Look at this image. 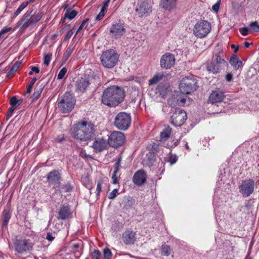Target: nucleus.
I'll return each mask as SVG.
<instances>
[{
  "label": "nucleus",
  "instance_id": "obj_1",
  "mask_svg": "<svg viewBox=\"0 0 259 259\" xmlns=\"http://www.w3.org/2000/svg\"><path fill=\"white\" fill-rule=\"evenodd\" d=\"M125 93L122 88L118 86H111L104 90L101 101L109 107H115L123 101Z\"/></svg>",
  "mask_w": 259,
  "mask_h": 259
},
{
  "label": "nucleus",
  "instance_id": "obj_2",
  "mask_svg": "<svg viewBox=\"0 0 259 259\" xmlns=\"http://www.w3.org/2000/svg\"><path fill=\"white\" fill-rule=\"evenodd\" d=\"M95 125L91 122L83 121L76 123L71 131L72 137L81 142L92 139L95 135Z\"/></svg>",
  "mask_w": 259,
  "mask_h": 259
},
{
  "label": "nucleus",
  "instance_id": "obj_3",
  "mask_svg": "<svg viewBox=\"0 0 259 259\" xmlns=\"http://www.w3.org/2000/svg\"><path fill=\"white\" fill-rule=\"evenodd\" d=\"M100 59L104 67L111 69L117 64L119 55L115 50L110 49L103 52Z\"/></svg>",
  "mask_w": 259,
  "mask_h": 259
},
{
  "label": "nucleus",
  "instance_id": "obj_4",
  "mask_svg": "<svg viewBox=\"0 0 259 259\" xmlns=\"http://www.w3.org/2000/svg\"><path fill=\"white\" fill-rule=\"evenodd\" d=\"M58 107L64 113L70 112L75 104V97L70 93H65L58 99Z\"/></svg>",
  "mask_w": 259,
  "mask_h": 259
},
{
  "label": "nucleus",
  "instance_id": "obj_5",
  "mask_svg": "<svg viewBox=\"0 0 259 259\" xmlns=\"http://www.w3.org/2000/svg\"><path fill=\"white\" fill-rule=\"evenodd\" d=\"M198 87L196 79L193 75L183 77L180 81L179 88L183 94H190Z\"/></svg>",
  "mask_w": 259,
  "mask_h": 259
},
{
  "label": "nucleus",
  "instance_id": "obj_6",
  "mask_svg": "<svg viewBox=\"0 0 259 259\" xmlns=\"http://www.w3.org/2000/svg\"><path fill=\"white\" fill-rule=\"evenodd\" d=\"M131 123L130 114L120 112L116 116L114 125L119 130L125 131L128 128Z\"/></svg>",
  "mask_w": 259,
  "mask_h": 259
},
{
  "label": "nucleus",
  "instance_id": "obj_7",
  "mask_svg": "<svg viewBox=\"0 0 259 259\" xmlns=\"http://www.w3.org/2000/svg\"><path fill=\"white\" fill-rule=\"evenodd\" d=\"M211 25L206 20H201L197 22L193 29L195 36L198 38L205 37L211 30Z\"/></svg>",
  "mask_w": 259,
  "mask_h": 259
},
{
  "label": "nucleus",
  "instance_id": "obj_8",
  "mask_svg": "<svg viewBox=\"0 0 259 259\" xmlns=\"http://www.w3.org/2000/svg\"><path fill=\"white\" fill-rule=\"evenodd\" d=\"M170 123L175 126H180L184 124L187 119L186 112L182 109L174 108L171 109Z\"/></svg>",
  "mask_w": 259,
  "mask_h": 259
},
{
  "label": "nucleus",
  "instance_id": "obj_9",
  "mask_svg": "<svg viewBox=\"0 0 259 259\" xmlns=\"http://www.w3.org/2000/svg\"><path fill=\"white\" fill-rule=\"evenodd\" d=\"M14 246L16 252L19 253H23L32 249L33 243L29 239L21 238L15 239Z\"/></svg>",
  "mask_w": 259,
  "mask_h": 259
},
{
  "label": "nucleus",
  "instance_id": "obj_10",
  "mask_svg": "<svg viewBox=\"0 0 259 259\" xmlns=\"http://www.w3.org/2000/svg\"><path fill=\"white\" fill-rule=\"evenodd\" d=\"M125 136L120 132H112L108 138V145L113 148L122 146L125 142Z\"/></svg>",
  "mask_w": 259,
  "mask_h": 259
},
{
  "label": "nucleus",
  "instance_id": "obj_11",
  "mask_svg": "<svg viewBox=\"0 0 259 259\" xmlns=\"http://www.w3.org/2000/svg\"><path fill=\"white\" fill-rule=\"evenodd\" d=\"M126 29L124 23L119 21L112 24L110 28V36L112 38L118 39L125 33Z\"/></svg>",
  "mask_w": 259,
  "mask_h": 259
},
{
  "label": "nucleus",
  "instance_id": "obj_12",
  "mask_svg": "<svg viewBox=\"0 0 259 259\" xmlns=\"http://www.w3.org/2000/svg\"><path fill=\"white\" fill-rule=\"evenodd\" d=\"M136 12L140 17L147 16L152 12V6L146 1H139L136 9Z\"/></svg>",
  "mask_w": 259,
  "mask_h": 259
},
{
  "label": "nucleus",
  "instance_id": "obj_13",
  "mask_svg": "<svg viewBox=\"0 0 259 259\" xmlns=\"http://www.w3.org/2000/svg\"><path fill=\"white\" fill-rule=\"evenodd\" d=\"M176 59L174 55L166 53L161 57L160 65L161 68L168 69L171 68L175 64Z\"/></svg>",
  "mask_w": 259,
  "mask_h": 259
},
{
  "label": "nucleus",
  "instance_id": "obj_14",
  "mask_svg": "<svg viewBox=\"0 0 259 259\" xmlns=\"http://www.w3.org/2000/svg\"><path fill=\"white\" fill-rule=\"evenodd\" d=\"M254 188V182L252 179L243 181L239 186V191L243 194H251Z\"/></svg>",
  "mask_w": 259,
  "mask_h": 259
},
{
  "label": "nucleus",
  "instance_id": "obj_15",
  "mask_svg": "<svg viewBox=\"0 0 259 259\" xmlns=\"http://www.w3.org/2000/svg\"><path fill=\"white\" fill-rule=\"evenodd\" d=\"M225 97L224 92L219 89L212 91L209 95L208 101L211 103L221 102Z\"/></svg>",
  "mask_w": 259,
  "mask_h": 259
},
{
  "label": "nucleus",
  "instance_id": "obj_16",
  "mask_svg": "<svg viewBox=\"0 0 259 259\" xmlns=\"http://www.w3.org/2000/svg\"><path fill=\"white\" fill-rule=\"evenodd\" d=\"M108 141L103 138H97L95 140L93 148L96 152H101L107 148Z\"/></svg>",
  "mask_w": 259,
  "mask_h": 259
},
{
  "label": "nucleus",
  "instance_id": "obj_17",
  "mask_svg": "<svg viewBox=\"0 0 259 259\" xmlns=\"http://www.w3.org/2000/svg\"><path fill=\"white\" fill-rule=\"evenodd\" d=\"M61 174L58 170H54L49 173L47 176V182L50 185H57L60 183Z\"/></svg>",
  "mask_w": 259,
  "mask_h": 259
},
{
  "label": "nucleus",
  "instance_id": "obj_18",
  "mask_svg": "<svg viewBox=\"0 0 259 259\" xmlns=\"http://www.w3.org/2000/svg\"><path fill=\"white\" fill-rule=\"evenodd\" d=\"M123 241L125 244H134L136 241V233L132 230H126L122 234Z\"/></svg>",
  "mask_w": 259,
  "mask_h": 259
},
{
  "label": "nucleus",
  "instance_id": "obj_19",
  "mask_svg": "<svg viewBox=\"0 0 259 259\" xmlns=\"http://www.w3.org/2000/svg\"><path fill=\"white\" fill-rule=\"evenodd\" d=\"M90 83L87 78H81L76 82L75 91L77 92L83 93L89 86Z\"/></svg>",
  "mask_w": 259,
  "mask_h": 259
},
{
  "label": "nucleus",
  "instance_id": "obj_20",
  "mask_svg": "<svg viewBox=\"0 0 259 259\" xmlns=\"http://www.w3.org/2000/svg\"><path fill=\"white\" fill-rule=\"evenodd\" d=\"M146 179V176L145 173L143 170H138L135 173L133 177L134 183L138 185H141L145 181Z\"/></svg>",
  "mask_w": 259,
  "mask_h": 259
},
{
  "label": "nucleus",
  "instance_id": "obj_21",
  "mask_svg": "<svg viewBox=\"0 0 259 259\" xmlns=\"http://www.w3.org/2000/svg\"><path fill=\"white\" fill-rule=\"evenodd\" d=\"M70 209L68 205H63L58 211V219L64 220L70 214Z\"/></svg>",
  "mask_w": 259,
  "mask_h": 259
},
{
  "label": "nucleus",
  "instance_id": "obj_22",
  "mask_svg": "<svg viewBox=\"0 0 259 259\" xmlns=\"http://www.w3.org/2000/svg\"><path fill=\"white\" fill-rule=\"evenodd\" d=\"M186 101V97L182 94L177 95L176 97L171 98L169 100V103L171 106H183Z\"/></svg>",
  "mask_w": 259,
  "mask_h": 259
},
{
  "label": "nucleus",
  "instance_id": "obj_23",
  "mask_svg": "<svg viewBox=\"0 0 259 259\" xmlns=\"http://www.w3.org/2000/svg\"><path fill=\"white\" fill-rule=\"evenodd\" d=\"M109 190V186L106 181L100 180L98 181L96 188L97 194L100 193H107Z\"/></svg>",
  "mask_w": 259,
  "mask_h": 259
},
{
  "label": "nucleus",
  "instance_id": "obj_24",
  "mask_svg": "<svg viewBox=\"0 0 259 259\" xmlns=\"http://www.w3.org/2000/svg\"><path fill=\"white\" fill-rule=\"evenodd\" d=\"M177 0H161L160 5L165 10H170L175 8Z\"/></svg>",
  "mask_w": 259,
  "mask_h": 259
},
{
  "label": "nucleus",
  "instance_id": "obj_25",
  "mask_svg": "<svg viewBox=\"0 0 259 259\" xmlns=\"http://www.w3.org/2000/svg\"><path fill=\"white\" fill-rule=\"evenodd\" d=\"M206 69L208 71L215 74L219 72L220 70L223 68L212 60L210 62L207 64Z\"/></svg>",
  "mask_w": 259,
  "mask_h": 259
},
{
  "label": "nucleus",
  "instance_id": "obj_26",
  "mask_svg": "<svg viewBox=\"0 0 259 259\" xmlns=\"http://www.w3.org/2000/svg\"><path fill=\"white\" fill-rule=\"evenodd\" d=\"M229 63L235 70L238 69L242 66V62L236 55H233L229 60Z\"/></svg>",
  "mask_w": 259,
  "mask_h": 259
},
{
  "label": "nucleus",
  "instance_id": "obj_27",
  "mask_svg": "<svg viewBox=\"0 0 259 259\" xmlns=\"http://www.w3.org/2000/svg\"><path fill=\"white\" fill-rule=\"evenodd\" d=\"M212 60L215 61L222 68H224L228 65V62L223 59L220 54H216L213 56Z\"/></svg>",
  "mask_w": 259,
  "mask_h": 259
},
{
  "label": "nucleus",
  "instance_id": "obj_28",
  "mask_svg": "<svg viewBox=\"0 0 259 259\" xmlns=\"http://www.w3.org/2000/svg\"><path fill=\"white\" fill-rule=\"evenodd\" d=\"M168 87V85L166 83H159L156 89V93L160 96H164L167 92Z\"/></svg>",
  "mask_w": 259,
  "mask_h": 259
},
{
  "label": "nucleus",
  "instance_id": "obj_29",
  "mask_svg": "<svg viewBox=\"0 0 259 259\" xmlns=\"http://www.w3.org/2000/svg\"><path fill=\"white\" fill-rule=\"evenodd\" d=\"M64 9H66L65 13V18H67L69 20H72L77 15V12L74 10H73L71 8H67V6L64 7Z\"/></svg>",
  "mask_w": 259,
  "mask_h": 259
},
{
  "label": "nucleus",
  "instance_id": "obj_30",
  "mask_svg": "<svg viewBox=\"0 0 259 259\" xmlns=\"http://www.w3.org/2000/svg\"><path fill=\"white\" fill-rule=\"evenodd\" d=\"M164 75L163 73L158 72L156 73L151 79L149 80V84L153 85L158 83L164 77Z\"/></svg>",
  "mask_w": 259,
  "mask_h": 259
},
{
  "label": "nucleus",
  "instance_id": "obj_31",
  "mask_svg": "<svg viewBox=\"0 0 259 259\" xmlns=\"http://www.w3.org/2000/svg\"><path fill=\"white\" fill-rule=\"evenodd\" d=\"M22 62L21 61H17L16 62L11 68L10 70L7 73L6 75L7 78H11L12 77L15 73L17 71V70L20 67Z\"/></svg>",
  "mask_w": 259,
  "mask_h": 259
},
{
  "label": "nucleus",
  "instance_id": "obj_32",
  "mask_svg": "<svg viewBox=\"0 0 259 259\" xmlns=\"http://www.w3.org/2000/svg\"><path fill=\"white\" fill-rule=\"evenodd\" d=\"M171 133V128L167 126L160 133V141H164L168 139Z\"/></svg>",
  "mask_w": 259,
  "mask_h": 259
},
{
  "label": "nucleus",
  "instance_id": "obj_33",
  "mask_svg": "<svg viewBox=\"0 0 259 259\" xmlns=\"http://www.w3.org/2000/svg\"><path fill=\"white\" fill-rule=\"evenodd\" d=\"M3 214L4 219L2 223V227L4 228L7 227L8 224L11 217V213L9 210L5 209L3 211Z\"/></svg>",
  "mask_w": 259,
  "mask_h": 259
},
{
  "label": "nucleus",
  "instance_id": "obj_34",
  "mask_svg": "<svg viewBox=\"0 0 259 259\" xmlns=\"http://www.w3.org/2000/svg\"><path fill=\"white\" fill-rule=\"evenodd\" d=\"M135 203L134 199L130 197H124V200L122 202V204L123 205V207L126 209H128L130 207H132Z\"/></svg>",
  "mask_w": 259,
  "mask_h": 259
},
{
  "label": "nucleus",
  "instance_id": "obj_35",
  "mask_svg": "<svg viewBox=\"0 0 259 259\" xmlns=\"http://www.w3.org/2000/svg\"><path fill=\"white\" fill-rule=\"evenodd\" d=\"M44 88L43 84L39 85L38 87H36L34 89V92L32 96V101H34L38 99L40 94L42 93V90Z\"/></svg>",
  "mask_w": 259,
  "mask_h": 259
},
{
  "label": "nucleus",
  "instance_id": "obj_36",
  "mask_svg": "<svg viewBox=\"0 0 259 259\" xmlns=\"http://www.w3.org/2000/svg\"><path fill=\"white\" fill-rule=\"evenodd\" d=\"M73 51V45H69L66 50H65V53L63 54L62 57V60L64 62H65L69 57L70 56L71 54L72 53Z\"/></svg>",
  "mask_w": 259,
  "mask_h": 259
},
{
  "label": "nucleus",
  "instance_id": "obj_37",
  "mask_svg": "<svg viewBox=\"0 0 259 259\" xmlns=\"http://www.w3.org/2000/svg\"><path fill=\"white\" fill-rule=\"evenodd\" d=\"M123 227V225L118 221H115L112 225L111 230L114 232H118L120 231Z\"/></svg>",
  "mask_w": 259,
  "mask_h": 259
},
{
  "label": "nucleus",
  "instance_id": "obj_38",
  "mask_svg": "<svg viewBox=\"0 0 259 259\" xmlns=\"http://www.w3.org/2000/svg\"><path fill=\"white\" fill-rule=\"evenodd\" d=\"M160 251L161 255L168 256L171 254V249L169 246L164 244L161 246Z\"/></svg>",
  "mask_w": 259,
  "mask_h": 259
},
{
  "label": "nucleus",
  "instance_id": "obj_39",
  "mask_svg": "<svg viewBox=\"0 0 259 259\" xmlns=\"http://www.w3.org/2000/svg\"><path fill=\"white\" fill-rule=\"evenodd\" d=\"M22 99L18 100L16 96H13L11 98L10 103L12 107L16 108L22 103Z\"/></svg>",
  "mask_w": 259,
  "mask_h": 259
},
{
  "label": "nucleus",
  "instance_id": "obj_40",
  "mask_svg": "<svg viewBox=\"0 0 259 259\" xmlns=\"http://www.w3.org/2000/svg\"><path fill=\"white\" fill-rule=\"evenodd\" d=\"M148 148L150 151L149 153H153L154 154L158 152L160 150L159 144L155 143H152V144H150L148 146Z\"/></svg>",
  "mask_w": 259,
  "mask_h": 259
},
{
  "label": "nucleus",
  "instance_id": "obj_41",
  "mask_svg": "<svg viewBox=\"0 0 259 259\" xmlns=\"http://www.w3.org/2000/svg\"><path fill=\"white\" fill-rule=\"evenodd\" d=\"M17 24V26L20 27V28L23 30L32 25L30 21H24L23 19H21Z\"/></svg>",
  "mask_w": 259,
  "mask_h": 259
},
{
  "label": "nucleus",
  "instance_id": "obj_42",
  "mask_svg": "<svg viewBox=\"0 0 259 259\" xmlns=\"http://www.w3.org/2000/svg\"><path fill=\"white\" fill-rule=\"evenodd\" d=\"M147 157L148 160L147 164L149 166V167L153 166L154 164V162L155 161L156 159L155 154H154L153 153H148L147 154Z\"/></svg>",
  "mask_w": 259,
  "mask_h": 259
},
{
  "label": "nucleus",
  "instance_id": "obj_43",
  "mask_svg": "<svg viewBox=\"0 0 259 259\" xmlns=\"http://www.w3.org/2000/svg\"><path fill=\"white\" fill-rule=\"evenodd\" d=\"M34 14L35 12L33 11V10L31 11H28L23 15V17L21 19L24 20V21H31V19L34 15Z\"/></svg>",
  "mask_w": 259,
  "mask_h": 259
},
{
  "label": "nucleus",
  "instance_id": "obj_44",
  "mask_svg": "<svg viewBox=\"0 0 259 259\" xmlns=\"http://www.w3.org/2000/svg\"><path fill=\"white\" fill-rule=\"evenodd\" d=\"M28 2L21 4L14 14V17H17L27 6Z\"/></svg>",
  "mask_w": 259,
  "mask_h": 259
},
{
  "label": "nucleus",
  "instance_id": "obj_45",
  "mask_svg": "<svg viewBox=\"0 0 259 259\" xmlns=\"http://www.w3.org/2000/svg\"><path fill=\"white\" fill-rule=\"evenodd\" d=\"M121 160H122V157H121V156H119L113 166L114 168V171H115V173H117L118 172L119 170L120 169V167H121Z\"/></svg>",
  "mask_w": 259,
  "mask_h": 259
},
{
  "label": "nucleus",
  "instance_id": "obj_46",
  "mask_svg": "<svg viewBox=\"0 0 259 259\" xmlns=\"http://www.w3.org/2000/svg\"><path fill=\"white\" fill-rule=\"evenodd\" d=\"M43 15L44 14L42 12H39L36 14V15L33 18L32 17L30 21L32 25H33V24L38 22L42 18Z\"/></svg>",
  "mask_w": 259,
  "mask_h": 259
},
{
  "label": "nucleus",
  "instance_id": "obj_47",
  "mask_svg": "<svg viewBox=\"0 0 259 259\" xmlns=\"http://www.w3.org/2000/svg\"><path fill=\"white\" fill-rule=\"evenodd\" d=\"M249 26L250 27V31L253 30L254 32H259V25L257 24V22H251Z\"/></svg>",
  "mask_w": 259,
  "mask_h": 259
},
{
  "label": "nucleus",
  "instance_id": "obj_48",
  "mask_svg": "<svg viewBox=\"0 0 259 259\" xmlns=\"http://www.w3.org/2000/svg\"><path fill=\"white\" fill-rule=\"evenodd\" d=\"M103 256L105 259H110L112 256V253L110 250L106 247L103 250Z\"/></svg>",
  "mask_w": 259,
  "mask_h": 259
},
{
  "label": "nucleus",
  "instance_id": "obj_49",
  "mask_svg": "<svg viewBox=\"0 0 259 259\" xmlns=\"http://www.w3.org/2000/svg\"><path fill=\"white\" fill-rule=\"evenodd\" d=\"M36 80H37V79L36 77H33L32 79L31 82H30L29 84L28 85V86L27 87V91L26 92V94H29L31 93L32 87H33L34 84L35 83V82H36Z\"/></svg>",
  "mask_w": 259,
  "mask_h": 259
},
{
  "label": "nucleus",
  "instance_id": "obj_50",
  "mask_svg": "<svg viewBox=\"0 0 259 259\" xmlns=\"http://www.w3.org/2000/svg\"><path fill=\"white\" fill-rule=\"evenodd\" d=\"M52 56V53H49L47 55H45L44 57V63L46 64L47 66H48L50 64V62L51 60V58Z\"/></svg>",
  "mask_w": 259,
  "mask_h": 259
},
{
  "label": "nucleus",
  "instance_id": "obj_51",
  "mask_svg": "<svg viewBox=\"0 0 259 259\" xmlns=\"http://www.w3.org/2000/svg\"><path fill=\"white\" fill-rule=\"evenodd\" d=\"M87 196L85 199L90 204H92L98 200L99 195H87Z\"/></svg>",
  "mask_w": 259,
  "mask_h": 259
},
{
  "label": "nucleus",
  "instance_id": "obj_52",
  "mask_svg": "<svg viewBox=\"0 0 259 259\" xmlns=\"http://www.w3.org/2000/svg\"><path fill=\"white\" fill-rule=\"evenodd\" d=\"M67 72V68L66 67L62 68L60 71H59L58 76L57 78L58 79H62L64 77L65 74Z\"/></svg>",
  "mask_w": 259,
  "mask_h": 259
},
{
  "label": "nucleus",
  "instance_id": "obj_53",
  "mask_svg": "<svg viewBox=\"0 0 259 259\" xmlns=\"http://www.w3.org/2000/svg\"><path fill=\"white\" fill-rule=\"evenodd\" d=\"M11 29V27L5 28L2 29L0 31V39H4L5 38V34L10 31Z\"/></svg>",
  "mask_w": 259,
  "mask_h": 259
},
{
  "label": "nucleus",
  "instance_id": "obj_54",
  "mask_svg": "<svg viewBox=\"0 0 259 259\" xmlns=\"http://www.w3.org/2000/svg\"><path fill=\"white\" fill-rule=\"evenodd\" d=\"M239 31L242 35L246 36L248 34L249 32L250 31V29L248 28L247 27H244L240 28L239 29Z\"/></svg>",
  "mask_w": 259,
  "mask_h": 259
},
{
  "label": "nucleus",
  "instance_id": "obj_55",
  "mask_svg": "<svg viewBox=\"0 0 259 259\" xmlns=\"http://www.w3.org/2000/svg\"><path fill=\"white\" fill-rule=\"evenodd\" d=\"M73 189V186L70 183H67L62 187V189L64 190L65 192H69Z\"/></svg>",
  "mask_w": 259,
  "mask_h": 259
},
{
  "label": "nucleus",
  "instance_id": "obj_56",
  "mask_svg": "<svg viewBox=\"0 0 259 259\" xmlns=\"http://www.w3.org/2000/svg\"><path fill=\"white\" fill-rule=\"evenodd\" d=\"M221 1V0H218L217 3L214 5H213L212 7V10L215 13H218V12L219 11Z\"/></svg>",
  "mask_w": 259,
  "mask_h": 259
},
{
  "label": "nucleus",
  "instance_id": "obj_57",
  "mask_svg": "<svg viewBox=\"0 0 259 259\" xmlns=\"http://www.w3.org/2000/svg\"><path fill=\"white\" fill-rule=\"evenodd\" d=\"M74 31H75V29L74 28H73L72 29H71L70 30H69L67 33L66 34V35H65V37H64V40H68V39H69L71 36L72 35H73V34L74 33Z\"/></svg>",
  "mask_w": 259,
  "mask_h": 259
},
{
  "label": "nucleus",
  "instance_id": "obj_58",
  "mask_svg": "<svg viewBox=\"0 0 259 259\" xmlns=\"http://www.w3.org/2000/svg\"><path fill=\"white\" fill-rule=\"evenodd\" d=\"M101 253L98 250H95L93 252V257L94 259H100Z\"/></svg>",
  "mask_w": 259,
  "mask_h": 259
},
{
  "label": "nucleus",
  "instance_id": "obj_59",
  "mask_svg": "<svg viewBox=\"0 0 259 259\" xmlns=\"http://www.w3.org/2000/svg\"><path fill=\"white\" fill-rule=\"evenodd\" d=\"M106 12V11L101 9L99 14L96 16V20L98 21L101 20L104 16Z\"/></svg>",
  "mask_w": 259,
  "mask_h": 259
},
{
  "label": "nucleus",
  "instance_id": "obj_60",
  "mask_svg": "<svg viewBox=\"0 0 259 259\" xmlns=\"http://www.w3.org/2000/svg\"><path fill=\"white\" fill-rule=\"evenodd\" d=\"M89 20V18H87L85 19H84L82 23L81 24V25H80V26L79 27V28H78V29L76 31V34H77V33H78L83 27H84V26L85 25V24ZM76 34H75L76 35Z\"/></svg>",
  "mask_w": 259,
  "mask_h": 259
},
{
  "label": "nucleus",
  "instance_id": "obj_61",
  "mask_svg": "<svg viewBox=\"0 0 259 259\" xmlns=\"http://www.w3.org/2000/svg\"><path fill=\"white\" fill-rule=\"evenodd\" d=\"M15 109H16L15 108H14L13 107H12L11 108H10L9 109V112L7 115V118H6L7 120H8L12 116L13 113Z\"/></svg>",
  "mask_w": 259,
  "mask_h": 259
},
{
  "label": "nucleus",
  "instance_id": "obj_62",
  "mask_svg": "<svg viewBox=\"0 0 259 259\" xmlns=\"http://www.w3.org/2000/svg\"><path fill=\"white\" fill-rule=\"evenodd\" d=\"M110 2V0H106L103 4V5L102 7V10L107 12V7H108L109 4Z\"/></svg>",
  "mask_w": 259,
  "mask_h": 259
},
{
  "label": "nucleus",
  "instance_id": "obj_63",
  "mask_svg": "<svg viewBox=\"0 0 259 259\" xmlns=\"http://www.w3.org/2000/svg\"><path fill=\"white\" fill-rule=\"evenodd\" d=\"M178 160V158L176 156H171L169 158V161L171 164L175 163Z\"/></svg>",
  "mask_w": 259,
  "mask_h": 259
},
{
  "label": "nucleus",
  "instance_id": "obj_64",
  "mask_svg": "<svg viewBox=\"0 0 259 259\" xmlns=\"http://www.w3.org/2000/svg\"><path fill=\"white\" fill-rule=\"evenodd\" d=\"M225 78L227 81L230 82L233 79V74L231 73H228L225 76Z\"/></svg>",
  "mask_w": 259,
  "mask_h": 259
}]
</instances>
